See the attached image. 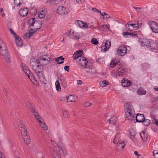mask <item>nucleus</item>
<instances>
[{
    "label": "nucleus",
    "mask_w": 158,
    "mask_h": 158,
    "mask_svg": "<svg viewBox=\"0 0 158 158\" xmlns=\"http://www.w3.org/2000/svg\"><path fill=\"white\" fill-rule=\"evenodd\" d=\"M4 92L5 95V96L7 97L8 94V91H7L6 89H5L4 90Z\"/></svg>",
    "instance_id": "obj_63"
},
{
    "label": "nucleus",
    "mask_w": 158,
    "mask_h": 158,
    "mask_svg": "<svg viewBox=\"0 0 158 158\" xmlns=\"http://www.w3.org/2000/svg\"><path fill=\"white\" fill-rule=\"evenodd\" d=\"M91 103H89V102H86L84 104V106L85 107H88L90 106L91 105Z\"/></svg>",
    "instance_id": "obj_56"
},
{
    "label": "nucleus",
    "mask_w": 158,
    "mask_h": 158,
    "mask_svg": "<svg viewBox=\"0 0 158 158\" xmlns=\"http://www.w3.org/2000/svg\"><path fill=\"white\" fill-rule=\"evenodd\" d=\"M120 140L121 139L120 138L119 135L117 134L113 140V143L115 144H116L120 141Z\"/></svg>",
    "instance_id": "obj_27"
},
{
    "label": "nucleus",
    "mask_w": 158,
    "mask_h": 158,
    "mask_svg": "<svg viewBox=\"0 0 158 158\" xmlns=\"http://www.w3.org/2000/svg\"><path fill=\"white\" fill-rule=\"evenodd\" d=\"M0 54L3 56L5 61L10 63L11 62L10 55L5 44L0 38Z\"/></svg>",
    "instance_id": "obj_1"
},
{
    "label": "nucleus",
    "mask_w": 158,
    "mask_h": 158,
    "mask_svg": "<svg viewBox=\"0 0 158 158\" xmlns=\"http://www.w3.org/2000/svg\"><path fill=\"white\" fill-rule=\"evenodd\" d=\"M51 14H48L46 16L45 19L46 20H49L51 17Z\"/></svg>",
    "instance_id": "obj_53"
},
{
    "label": "nucleus",
    "mask_w": 158,
    "mask_h": 158,
    "mask_svg": "<svg viewBox=\"0 0 158 158\" xmlns=\"http://www.w3.org/2000/svg\"><path fill=\"white\" fill-rule=\"evenodd\" d=\"M42 26V23L39 20H35L34 24V27H35V29L37 31L40 29Z\"/></svg>",
    "instance_id": "obj_18"
},
{
    "label": "nucleus",
    "mask_w": 158,
    "mask_h": 158,
    "mask_svg": "<svg viewBox=\"0 0 158 158\" xmlns=\"http://www.w3.org/2000/svg\"><path fill=\"white\" fill-rule=\"evenodd\" d=\"M158 44H156V42H153L152 43V42L151 43L150 47V48L151 49H157L158 48Z\"/></svg>",
    "instance_id": "obj_28"
},
{
    "label": "nucleus",
    "mask_w": 158,
    "mask_h": 158,
    "mask_svg": "<svg viewBox=\"0 0 158 158\" xmlns=\"http://www.w3.org/2000/svg\"><path fill=\"white\" fill-rule=\"evenodd\" d=\"M145 117L143 114H137L136 117V121L137 122L142 123Z\"/></svg>",
    "instance_id": "obj_14"
},
{
    "label": "nucleus",
    "mask_w": 158,
    "mask_h": 158,
    "mask_svg": "<svg viewBox=\"0 0 158 158\" xmlns=\"http://www.w3.org/2000/svg\"><path fill=\"white\" fill-rule=\"evenodd\" d=\"M23 69L25 74L28 76L29 78H30V71L29 70L27 67L24 64H22V65Z\"/></svg>",
    "instance_id": "obj_21"
},
{
    "label": "nucleus",
    "mask_w": 158,
    "mask_h": 158,
    "mask_svg": "<svg viewBox=\"0 0 158 158\" xmlns=\"http://www.w3.org/2000/svg\"><path fill=\"white\" fill-rule=\"evenodd\" d=\"M21 135L24 142L27 144H29L31 142V139L29 136L27 135V133H25L24 135Z\"/></svg>",
    "instance_id": "obj_15"
},
{
    "label": "nucleus",
    "mask_w": 158,
    "mask_h": 158,
    "mask_svg": "<svg viewBox=\"0 0 158 158\" xmlns=\"http://www.w3.org/2000/svg\"><path fill=\"white\" fill-rule=\"evenodd\" d=\"M63 113L64 116L67 118H69L68 112L66 110H63Z\"/></svg>",
    "instance_id": "obj_45"
},
{
    "label": "nucleus",
    "mask_w": 158,
    "mask_h": 158,
    "mask_svg": "<svg viewBox=\"0 0 158 158\" xmlns=\"http://www.w3.org/2000/svg\"><path fill=\"white\" fill-rule=\"evenodd\" d=\"M153 155L155 158H157L156 156H158V151L154 150L153 152Z\"/></svg>",
    "instance_id": "obj_50"
},
{
    "label": "nucleus",
    "mask_w": 158,
    "mask_h": 158,
    "mask_svg": "<svg viewBox=\"0 0 158 158\" xmlns=\"http://www.w3.org/2000/svg\"><path fill=\"white\" fill-rule=\"evenodd\" d=\"M131 36H133L134 37H137L138 36L137 34L135 33V32L134 33H130V35Z\"/></svg>",
    "instance_id": "obj_54"
},
{
    "label": "nucleus",
    "mask_w": 158,
    "mask_h": 158,
    "mask_svg": "<svg viewBox=\"0 0 158 158\" xmlns=\"http://www.w3.org/2000/svg\"><path fill=\"white\" fill-rule=\"evenodd\" d=\"M153 119L155 120L154 123L158 126V120L156 119H155L154 118H153Z\"/></svg>",
    "instance_id": "obj_60"
},
{
    "label": "nucleus",
    "mask_w": 158,
    "mask_h": 158,
    "mask_svg": "<svg viewBox=\"0 0 158 158\" xmlns=\"http://www.w3.org/2000/svg\"><path fill=\"white\" fill-rule=\"evenodd\" d=\"M111 43L109 40H107L106 42L105 45L101 47L102 51L103 52H106L110 47Z\"/></svg>",
    "instance_id": "obj_11"
},
{
    "label": "nucleus",
    "mask_w": 158,
    "mask_h": 158,
    "mask_svg": "<svg viewBox=\"0 0 158 158\" xmlns=\"http://www.w3.org/2000/svg\"><path fill=\"white\" fill-rule=\"evenodd\" d=\"M69 66H66L64 67V69L65 71H67L68 72H69Z\"/></svg>",
    "instance_id": "obj_57"
},
{
    "label": "nucleus",
    "mask_w": 158,
    "mask_h": 158,
    "mask_svg": "<svg viewBox=\"0 0 158 158\" xmlns=\"http://www.w3.org/2000/svg\"><path fill=\"white\" fill-rule=\"evenodd\" d=\"M78 60L80 65L82 68H86L88 63V61L86 58L83 57H80V58Z\"/></svg>",
    "instance_id": "obj_7"
},
{
    "label": "nucleus",
    "mask_w": 158,
    "mask_h": 158,
    "mask_svg": "<svg viewBox=\"0 0 158 158\" xmlns=\"http://www.w3.org/2000/svg\"><path fill=\"white\" fill-rule=\"evenodd\" d=\"M64 58L62 56H60L58 57L57 58L55 59V60L56 62H58L60 60H64Z\"/></svg>",
    "instance_id": "obj_49"
},
{
    "label": "nucleus",
    "mask_w": 158,
    "mask_h": 158,
    "mask_svg": "<svg viewBox=\"0 0 158 158\" xmlns=\"http://www.w3.org/2000/svg\"><path fill=\"white\" fill-rule=\"evenodd\" d=\"M41 62L37 60L36 61L30 63V65L32 66L33 69L35 71V73L38 76H40V75L43 74V71L44 68L43 65L40 64Z\"/></svg>",
    "instance_id": "obj_2"
},
{
    "label": "nucleus",
    "mask_w": 158,
    "mask_h": 158,
    "mask_svg": "<svg viewBox=\"0 0 158 158\" xmlns=\"http://www.w3.org/2000/svg\"><path fill=\"white\" fill-rule=\"evenodd\" d=\"M51 1L56 4H60L63 2L62 0H52Z\"/></svg>",
    "instance_id": "obj_47"
},
{
    "label": "nucleus",
    "mask_w": 158,
    "mask_h": 158,
    "mask_svg": "<svg viewBox=\"0 0 158 158\" xmlns=\"http://www.w3.org/2000/svg\"><path fill=\"white\" fill-rule=\"evenodd\" d=\"M39 17L40 18H43L46 15L45 12L44 11L42 10L40 13L39 12Z\"/></svg>",
    "instance_id": "obj_38"
},
{
    "label": "nucleus",
    "mask_w": 158,
    "mask_h": 158,
    "mask_svg": "<svg viewBox=\"0 0 158 158\" xmlns=\"http://www.w3.org/2000/svg\"><path fill=\"white\" fill-rule=\"evenodd\" d=\"M117 118L116 116H114L109 120V123L111 124H115L117 122Z\"/></svg>",
    "instance_id": "obj_24"
},
{
    "label": "nucleus",
    "mask_w": 158,
    "mask_h": 158,
    "mask_svg": "<svg viewBox=\"0 0 158 158\" xmlns=\"http://www.w3.org/2000/svg\"><path fill=\"white\" fill-rule=\"evenodd\" d=\"M61 84L64 87H66L67 85V81L64 77H63L62 80L61 82Z\"/></svg>",
    "instance_id": "obj_40"
},
{
    "label": "nucleus",
    "mask_w": 158,
    "mask_h": 158,
    "mask_svg": "<svg viewBox=\"0 0 158 158\" xmlns=\"http://www.w3.org/2000/svg\"><path fill=\"white\" fill-rule=\"evenodd\" d=\"M128 26H129V25L131 26V27H132L134 28V29L135 30H137L139 28V24L138 23L137 24H132L131 23L130 24H127Z\"/></svg>",
    "instance_id": "obj_37"
},
{
    "label": "nucleus",
    "mask_w": 158,
    "mask_h": 158,
    "mask_svg": "<svg viewBox=\"0 0 158 158\" xmlns=\"http://www.w3.org/2000/svg\"><path fill=\"white\" fill-rule=\"evenodd\" d=\"M34 77L33 76V74L30 73V78H29L30 80L34 78Z\"/></svg>",
    "instance_id": "obj_58"
},
{
    "label": "nucleus",
    "mask_w": 158,
    "mask_h": 158,
    "mask_svg": "<svg viewBox=\"0 0 158 158\" xmlns=\"http://www.w3.org/2000/svg\"><path fill=\"white\" fill-rule=\"evenodd\" d=\"M0 158H5L4 156L3 155L2 152H0Z\"/></svg>",
    "instance_id": "obj_61"
},
{
    "label": "nucleus",
    "mask_w": 158,
    "mask_h": 158,
    "mask_svg": "<svg viewBox=\"0 0 158 158\" xmlns=\"http://www.w3.org/2000/svg\"><path fill=\"white\" fill-rule=\"evenodd\" d=\"M91 42L93 44L95 45H96L98 44V41L95 38H93L92 39Z\"/></svg>",
    "instance_id": "obj_43"
},
{
    "label": "nucleus",
    "mask_w": 158,
    "mask_h": 158,
    "mask_svg": "<svg viewBox=\"0 0 158 158\" xmlns=\"http://www.w3.org/2000/svg\"><path fill=\"white\" fill-rule=\"evenodd\" d=\"M137 92L138 94L141 95H145L146 94V91L142 87L139 88Z\"/></svg>",
    "instance_id": "obj_22"
},
{
    "label": "nucleus",
    "mask_w": 158,
    "mask_h": 158,
    "mask_svg": "<svg viewBox=\"0 0 158 158\" xmlns=\"http://www.w3.org/2000/svg\"><path fill=\"white\" fill-rule=\"evenodd\" d=\"M135 134H136V132L134 130H132L130 131V138L132 139H133L135 137Z\"/></svg>",
    "instance_id": "obj_33"
},
{
    "label": "nucleus",
    "mask_w": 158,
    "mask_h": 158,
    "mask_svg": "<svg viewBox=\"0 0 158 158\" xmlns=\"http://www.w3.org/2000/svg\"><path fill=\"white\" fill-rule=\"evenodd\" d=\"M38 121L40 123V125L42 127L44 130H47L48 129L47 126L45 124V123L44 122V123L43 124L42 121L41 120H39Z\"/></svg>",
    "instance_id": "obj_30"
},
{
    "label": "nucleus",
    "mask_w": 158,
    "mask_h": 158,
    "mask_svg": "<svg viewBox=\"0 0 158 158\" xmlns=\"http://www.w3.org/2000/svg\"><path fill=\"white\" fill-rule=\"evenodd\" d=\"M40 60H44V61H47V62H44V63H42L41 62L40 64H42V65H47L49 63V62L48 61V59H45L44 58H42V59H40Z\"/></svg>",
    "instance_id": "obj_39"
},
{
    "label": "nucleus",
    "mask_w": 158,
    "mask_h": 158,
    "mask_svg": "<svg viewBox=\"0 0 158 158\" xmlns=\"http://www.w3.org/2000/svg\"><path fill=\"white\" fill-rule=\"evenodd\" d=\"M121 148L123 149L124 148V147L125 145V143L123 141L121 142Z\"/></svg>",
    "instance_id": "obj_64"
},
{
    "label": "nucleus",
    "mask_w": 158,
    "mask_h": 158,
    "mask_svg": "<svg viewBox=\"0 0 158 158\" xmlns=\"http://www.w3.org/2000/svg\"><path fill=\"white\" fill-rule=\"evenodd\" d=\"M142 123H143L144 125L148 126L150 124V121L149 119H146L145 118H144V119H143V122Z\"/></svg>",
    "instance_id": "obj_36"
},
{
    "label": "nucleus",
    "mask_w": 158,
    "mask_h": 158,
    "mask_svg": "<svg viewBox=\"0 0 158 158\" xmlns=\"http://www.w3.org/2000/svg\"><path fill=\"white\" fill-rule=\"evenodd\" d=\"M122 85L124 87H128L131 85V82L129 80L124 78L121 81Z\"/></svg>",
    "instance_id": "obj_13"
},
{
    "label": "nucleus",
    "mask_w": 158,
    "mask_h": 158,
    "mask_svg": "<svg viewBox=\"0 0 158 158\" xmlns=\"http://www.w3.org/2000/svg\"><path fill=\"white\" fill-rule=\"evenodd\" d=\"M82 27L83 28H87L88 27L87 24L85 23H83V24L82 25Z\"/></svg>",
    "instance_id": "obj_52"
},
{
    "label": "nucleus",
    "mask_w": 158,
    "mask_h": 158,
    "mask_svg": "<svg viewBox=\"0 0 158 158\" xmlns=\"http://www.w3.org/2000/svg\"><path fill=\"white\" fill-rule=\"evenodd\" d=\"M31 112L33 114L34 116L35 117V118L37 119V120H38V119H41L42 121H44L43 119L39 114L36 111L35 109L33 110H32Z\"/></svg>",
    "instance_id": "obj_19"
},
{
    "label": "nucleus",
    "mask_w": 158,
    "mask_h": 158,
    "mask_svg": "<svg viewBox=\"0 0 158 158\" xmlns=\"http://www.w3.org/2000/svg\"><path fill=\"white\" fill-rule=\"evenodd\" d=\"M0 11L2 15V16L4 17V15H5V14L3 12V9L2 8L1 9Z\"/></svg>",
    "instance_id": "obj_59"
},
{
    "label": "nucleus",
    "mask_w": 158,
    "mask_h": 158,
    "mask_svg": "<svg viewBox=\"0 0 158 158\" xmlns=\"http://www.w3.org/2000/svg\"><path fill=\"white\" fill-rule=\"evenodd\" d=\"M19 127L21 135H23L27 133L25 125L21 121L18 122Z\"/></svg>",
    "instance_id": "obj_9"
},
{
    "label": "nucleus",
    "mask_w": 158,
    "mask_h": 158,
    "mask_svg": "<svg viewBox=\"0 0 158 158\" xmlns=\"http://www.w3.org/2000/svg\"><path fill=\"white\" fill-rule=\"evenodd\" d=\"M69 12V9L64 6H59L56 10L57 13L61 15H67Z\"/></svg>",
    "instance_id": "obj_4"
},
{
    "label": "nucleus",
    "mask_w": 158,
    "mask_h": 158,
    "mask_svg": "<svg viewBox=\"0 0 158 158\" xmlns=\"http://www.w3.org/2000/svg\"><path fill=\"white\" fill-rule=\"evenodd\" d=\"M118 73L119 76H122L126 75L127 73V69L125 66L121 64L117 65Z\"/></svg>",
    "instance_id": "obj_5"
},
{
    "label": "nucleus",
    "mask_w": 158,
    "mask_h": 158,
    "mask_svg": "<svg viewBox=\"0 0 158 158\" xmlns=\"http://www.w3.org/2000/svg\"><path fill=\"white\" fill-rule=\"evenodd\" d=\"M27 106L30 109L31 111L33 110L34 108L32 105L31 103L29 102H27L26 103Z\"/></svg>",
    "instance_id": "obj_35"
},
{
    "label": "nucleus",
    "mask_w": 158,
    "mask_h": 158,
    "mask_svg": "<svg viewBox=\"0 0 158 158\" xmlns=\"http://www.w3.org/2000/svg\"><path fill=\"white\" fill-rule=\"evenodd\" d=\"M148 24L152 31L155 33H158V24L155 21H149Z\"/></svg>",
    "instance_id": "obj_6"
},
{
    "label": "nucleus",
    "mask_w": 158,
    "mask_h": 158,
    "mask_svg": "<svg viewBox=\"0 0 158 158\" xmlns=\"http://www.w3.org/2000/svg\"><path fill=\"white\" fill-rule=\"evenodd\" d=\"M66 99L68 102H75V100L74 98L73 95H70L68 97H66Z\"/></svg>",
    "instance_id": "obj_29"
},
{
    "label": "nucleus",
    "mask_w": 158,
    "mask_h": 158,
    "mask_svg": "<svg viewBox=\"0 0 158 158\" xmlns=\"http://www.w3.org/2000/svg\"><path fill=\"white\" fill-rule=\"evenodd\" d=\"M22 0H14V4L16 6H20L22 3Z\"/></svg>",
    "instance_id": "obj_31"
},
{
    "label": "nucleus",
    "mask_w": 158,
    "mask_h": 158,
    "mask_svg": "<svg viewBox=\"0 0 158 158\" xmlns=\"http://www.w3.org/2000/svg\"><path fill=\"white\" fill-rule=\"evenodd\" d=\"M77 83L78 85H80L81 84L82 82L81 80H79L77 81Z\"/></svg>",
    "instance_id": "obj_62"
},
{
    "label": "nucleus",
    "mask_w": 158,
    "mask_h": 158,
    "mask_svg": "<svg viewBox=\"0 0 158 158\" xmlns=\"http://www.w3.org/2000/svg\"><path fill=\"white\" fill-rule=\"evenodd\" d=\"M88 72L90 73H94L96 72V70L94 68L92 67L90 69H89Z\"/></svg>",
    "instance_id": "obj_46"
},
{
    "label": "nucleus",
    "mask_w": 158,
    "mask_h": 158,
    "mask_svg": "<svg viewBox=\"0 0 158 158\" xmlns=\"http://www.w3.org/2000/svg\"><path fill=\"white\" fill-rule=\"evenodd\" d=\"M28 13V9L27 8H22L19 11V15L22 17L26 16Z\"/></svg>",
    "instance_id": "obj_16"
},
{
    "label": "nucleus",
    "mask_w": 158,
    "mask_h": 158,
    "mask_svg": "<svg viewBox=\"0 0 158 158\" xmlns=\"http://www.w3.org/2000/svg\"><path fill=\"white\" fill-rule=\"evenodd\" d=\"M35 18H33L31 19H30L28 22V23L29 24V25H30V27H34V23L35 22Z\"/></svg>",
    "instance_id": "obj_26"
},
{
    "label": "nucleus",
    "mask_w": 158,
    "mask_h": 158,
    "mask_svg": "<svg viewBox=\"0 0 158 158\" xmlns=\"http://www.w3.org/2000/svg\"><path fill=\"white\" fill-rule=\"evenodd\" d=\"M145 131H142L140 133V136L143 141L146 140L147 139V136L145 134Z\"/></svg>",
    "instance_id": "obj_25"
},
{
    "label": "nucleus",
    "mask_w": 158,
    "mask_h": 158,
    "mask_svg": "<svg viewBox=\"0 0 158 158\" xmlns=\"http://www.w3.org/2000/svg\"><path fill=\"white\" fill-rule=\"evenodd\" d=\"M126 107L127 109V113L128 116L127 117V119L132 121L134 119L135 111L132 106L128 104L126 105Z\"/></svg>",
    "instance_id": "obj_3"
},
{
    "label": "nucleus",
    "mask_w": 158,
    "mask_h": 158,
    "mask_svg": "<svg viewBox=\"0 0 158 158\" xmlns=\"http://www.w3.org/2000/svg\"><path fill=\"white\" fill-rule=\"evenodd\" d=\"M56 88V90L58 91H61V87L60 84L58 81H56L55 83Z\"/></svg>",
    "instance_id": "obj_32"
},
{
    "label": "nucleus",
    "mask_w": 158,
    "mask_h": 158,
    "mask_svg": "<svg viewBox=\"0 0 158 158\" xmlns=\"http://www.w3.org/2000/svg\"><path fill=\"white\" fill-rule=\"evenodd\" d=\"M37 31V30L31 28L30 29L28 33H27L25 34L26 37L29 38L32 35L35 33Z\"/></svg>",
    "instance_id": "obj_17"
},
{
    "label": "nucleus",
    "mask_w": 158,
    "mask_h": 158,
    "mask_svg": "<svg viewBox=\"0 0 158 158\" xmlns=\"http://www.w3.org/2000/svg\"><path fill=\"white\" fill-rule=\"evenodd\" d=\"M83 22L80 20H77L75 22V24L79 27H82V25Z\"/></svg>",
    "instance_id": "obj_42"
},
{
    "label": "nucleus",
    "mask_w": 158,
    "mask_h": 158,
    "mask_svg": "<svg viewBox=\"0 0 158 158\" xmlns=\"http://www.w3.org/2000/svg\"><path fill=\"white\" fill-rule=\"evenodd\" d=\"M123 34L124 36L127 37L128 35H130V32H124L123 33Z\"/></svg>",
    "instance_id": "obj_55"
},
{
    "label": "nucleus",
    "mask_w": 158,
    "mask_h": 158,
    "mask_svg": "<svg viewBox=\"0 0 158 158\" xmlns=\"http://www.w3.org/2000/svg\"><path fill=\"white\" fill-rule=\"evenodd\" d=\"M104 15H105V16H104V17L103 18V19L106 20L109 18H110V16L108 14H106V13H104Z\"/></svg>",
    "instance_id": "obj_51"
},
{
    "label": "nucleus",
    "mask_w": 158,
    "mask_h": 158,
    "mask_svg": "<svg viewBox=\"0 0 158 158\" xmlns=\"http://www.w3.org/2000/svg\"><path fill=\"white\" fill-rule=\"evenodd\" d=\"M107 81H102L100 82V85H101L102 87H105L106 86V85H107V84L106 83V82H107Z\"/></svg>",
    "instance_id": "obj_44"
},
{
    "label": "nucleus",
    "mask_w": 158,
    "mask_h": 158,
    "mask_svg": "<svg viewBox=\"0 0 158 158\" xmlns=\"http://www.w3.org/2000/svg\"><path fill=\"white\" fill-rule=\"evenodd\" d=\"M127 52V48L124 46H120L118 49V52L119 55L123 56H124Z\"/></svg>",
    "instance_id": "obj_8"
},
{
    "label": "nucleus",
    "mask_w": 158,
    "mask_h": 158,
    "mask_svg": "<svg viewBox=\"0 0 158 158\" xmlns=\"http://www.w3.org/2000/svg\"><path fill=\"white\" fill-rule=\"evenodd\" d=\"M74 32H73L71 33V30H69L67 33V35L70 38H74V36L73 35V34H74Z\"/></svg>",
    "instance_id": "obj_41"
},
{
    "label": "nucleus",
    "mask_w": 158,
    "mask_h": 158,
    "mask_svg": "<svg viewBox=\"0 0 158 158\" xmlns=\"http://www.w3.org/2000/svg\"><path fill=\"white\" fill-rule=\"evenodd\" d=\"M83 50L77 51L74 52L73 56V57L74 60L77 59L78 60L81 57H83L82 55L83 53Z\"/></svg>",
    "instance_id": "obj_10"
},
{
    "label": "nucleus",
    "mask_w": 158,
    "mask_h": 158,
    "mask_svg": "<svg viewBox=\"0 0 158 158\" xmlns=\"http://www.w3.org/2000/svg\"><path fill=\"white\" fill-rule=\"evenodd\" d=\"M151 42L148 39H144L140 41V42L142 46L147 48H149L150 47Z\"/></svg>",
    "instance_id": "obj_12"
},
{
    "label": "nucleus",
    "mask_w": 158,
    "mask_h": 158,
    "mask_svg": "<svg viewBox=\"0 0 158 158\" xmlns=\"http://www.w3.org/2000/svg\"><path fill=\"white\" fill-rule=\"evenodd\" d=\"M16 45L19 47L21 46L23 44V42L21 39L18 36V37H15Z\"/></svg>",
    "instance_id": "obj_23"
},
{
    "label": "nucleus",
    "mask_w": 158,
    "mask_h": 158,
    "mask_svg": "<svg viewBox=\"0 0 158 158\" xmlns=\"http://www.w3.org/2000/svg\"><path fill=\"white\" fill-rule=\"evenodd\" d=\"M10 33L12 34L15 37H18V36L16 34V33L11 28L10 29Z\"/></svg>",
    "instance_id": "obj_48"
},
{
    "label": "nucleus",
    "mask_w": 158,
    "mask_h": 158,
    "mask_svg": "<svg viewBox=\"0 0 158 158\" xmlns=\"http://www.w3.org/2000/svg\"><path fill=\"white\" fill-rule=\"evenodd\" d=\"M118 63V62H117V60L115 59L112 60L110 63V67H111L114 68V67Z\"/></svg>",
    "instance_id": "obj_34"
},
{
    "label": "nucleus",
    "mask_w": 158,
    "mask_h": 158,
    "mask_svg": "<svg viewBox=\"0 0 158 158\" xmlns=\"http://www.w3.org/2000/svg\"><path fill=\"white\" fill-rule=\"evenodd\" d=\"M38 76L40 81L41 83L44 84H46L47 83L48 81L46 79L44 75H43V74H42V75H40V76Z\"/></svg>",
    "instance_id": "obj_20"
}]
</instances>
